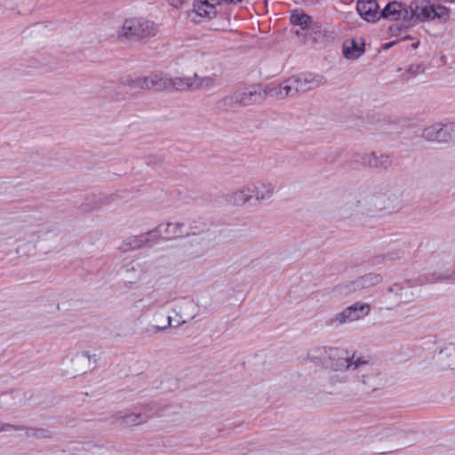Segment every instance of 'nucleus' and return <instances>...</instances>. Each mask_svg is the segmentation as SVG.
<instances>
[{"label":"nucleus","mask_w":455,"mask_h":455,"mask_svg":"<svg viewBox=\"0 0 455 455\" xmlns=\"http://www.w3.org/2000/svg\"><path fill=\"white\" fill-rule=\"evenodd\" d=\"M308 357L336 372L330 377L332 385L346 381L345 376L335 380L334 379L339 377L337 372L343 373L355 370H357L360 374L363 392L371 393L379 389L382 384L379 372L367 361L359 357L355 358V355L350 356L347 351L337 347H321L312 349L308 353Z\"/></svg>","instance_id":"nucleus-1"},{"label":"nucleus","mask_w":455,"mask_h":455,"mask_svg":"<svg viewBox=\"0 0 455 455\" xmlns=\"http://www.w3.org/2000/svg\"><path fill=\"white\" fill-rule=\"evenodd\" d=\"M394 205L392 195L384 191H377L367 195H351L347 207L352 214L362 216H374L381 211Z\"/></svg>","instance_id":"nucleus-2"},{"label":"nucleus","mask_w":455,"mask_h":455,"mask_svg":"<svg viewBox=\"0 0 455 455\" xmlns=\"http://www.w3.org/2000/svg\"><path fill=\"white\" fill-rule=\"evenodd\" d=\"M157 34V25L144 18L126 19L118 31V36L127 40H142L155 37Z\"/></svg>","instance_id":"nucleus-3"},{"label":"nucleus","mask_w":455,"mask_h":455,"mask_svg":"<svg viewBox=\"0 0 455 455\" xmlns=\"http://www.w3.org/2000/svg\"><path fill=\"white\" fill-rule=\"evenodd\" d=\"M383 277L378 273H368L359 276L348 283H341L335 286L333 293L338 297H347L354 291L371 288L381 283Z\"/></svg>","instance_id":"nucleus-4"},{"label":"nucleus","mask_w":455,"mask_h":455,"mask_svg":"<svg viewBox=\"0 0 455 455\" xmlns=\"http://www.w3.org/2000/svg\"><path fill=\"white\" fill-rule=\"evenodd\" d=\"M371 312V306L367 303L356 302L338 313L330 320V323L339 326L347 323L355 322L367 316Z\"/></svg>","instance_id":"nucleus-5"},{"label":"nucleus","mask_w":455,"mask_h":455,"mask_svg":"<svg viewBox=\"0 0 455 455\" xmlns=\"http://www.w3.org/2000/svg\"><path fill=\"white\" fill-rule=\"evenodd\" d=\"M434 4L428 0H413L409 5L408 21L416 19L419 21L433 20Z\"/></svg>","instance_id":"nucleus-6"},{"label":"nucleus","mask_w":455,"mask_h":455,"mask_svg":"<svg viewBox=\"0 0 455 455\" xmlns=\"http://www.w3.org/2000/svg\"><path fill=\"white\" fill-rule=\"evenodd\" d=\"M250 188L251 197L258 203L270 200L275 191L273 182L267 180H259L247 184Z\"/></svg>","instance_id":"nucleus-7"},{"label":"nucleus","mask_w":455,"mask_h":455,"mask_svg":"<svg viewBox=\"0 0 455 455\" xmlns=\"http://www.w3.org/2000/svg\"><path fill=\"white\" fill-rule=\"evenodd\" d=\"M184 64L204 68H213V58L211 54L201 52L197 49L186 51L181 57Z\"/></svg>","instance_id":"nucleus-8"},{"label":"nucleus","mask_w":455,"mask_h":455,"mask_svg":"<svg viewBox=\"0 0 455 455\" xmlns=\"http://www.w3.org/2000/svg\"><path fill=\"white\" fill-rule=\"evenodd\" d=\"M452 132H455V124L450 125L435 124L425 128L422 136L428 141L447 142L451 138Z\"/></svg>","instance_id":"nucleus-9"},{"label":"nucleus","mask_w":455,"mask_h":455,"mask_svg":"<svg viewBox=\"0 0 455 455\" xmlns=\"http://www.w3.org/2000/svg\"><path fill=\"white\" fill-rule=\"evenodd\" d=\"M265 95L266 92H262L259 86H251L243 90L236 91L231 96V99L243 106H248L261 100Z\"/></svg>","instance_id":"nucleus-10"},{"label":"nucleus","mask_w":455,"mask_h":455,"mask_svg":"<svg viewBox=\"0 0 455 455\" xmlns=\"http://www.w3.org/2000/svg\"><path fill=\"white\" fill-rule=\"evenodd\" d=\"M379 6L376 0H357L356 10L359 15L367 21H375L380 17Z\"/></svg>","instance_id":"nucleus-11"},{"label":"nucleus","mask_w":455,"mask_h":455,"mask_svg":"<svg viewBox=\"0 0 455 455\" xmlns=\"http://www.w3.org/2000/svg\"><path fill=\"white\" fill-rule=\"evenodd\" d=\"M408 9L409 7L401 3L391 2L385 6L383 11L381 12L380 16L394 20H402L403 21H408Z\"/></svg>","instance_id":"nucleus-12"},{"label":"nucleus","mask_w":455,"mask_h":455,"mask_svg":"<svg viewBox=\"0 0 455 455\" xmlns=\"http://www.w3.org/2000/svg\"><path fill=\"white\" fill-rule=\"evenodd\" d=\"M142 83L146 84V90L162 91L170 89V76L164 72L151 73L145 76Z\"/></svg>","instance_id":"nucleus-13"},{"label":"nucleus","mask_w":455,"mask_h":455,"mask_svg":"<svg viewBox=\"0 0 455 455\" xmlns=\"http://www.w3.org/2000/svg\"><path fill=\"white\" fill-rule=\"evenodd\" d=\"M186 224L183 222H167L158 225V231L164 240H171L186 235Z\"/></svg>","instance_id":"nucleus-14"},{"label":"nucleus","mask_w":455,"mask_h":455,"mask_svg":"<svg viewBox=\"0 0 455 455\" xmlns=\"http://www.w3.org/2000/svg\"><path fill=\"white\" fill-rule=\"evenodd\" d=\"M221 4L220 0H196L194 9L199 16L213 18L217 15L218 7Z\"/></svg>","instance_id":"nucleus-15"},{"label":"nucleus","mask_w":455,"mask_h":455,"mask_svg":"<svg viewBox=\"0 0 455 455\" xmlns=\"http://www.w3.org/2000/svg\"><path fill=\"white\" fill-rule=\"evenodd\" d=\"M296 80V86L298 92H307L318 87L322 84L323 78L319 76L313 74H301L297 76H293Z\"/></svg>","instance_id":"nucleus-16"},{"label":"nucleus","mask_w":455,"mask_h":455,"mask_svg":"<svg viewBox=\"0 0 455 455\" xmlns=\"http://www.w3.org/2000/svg\"><path fill=\"white\" fill-rule=\"evenodd\" d=\"M208 241L205 238H195L189 242L186 248V254L191 259H199L208 251Z\"/></svg>","instance_id":"nucleus-17"},{"label":"nucleus","mask_w":455,"mask_h":455,"mask_svg":"<svg viewBox=\"0 0 455 455\" xmlns=\"http://www.w3.org/2000/svg\"><path fill=\"white\" fill-rule=\"evenodd\" d=\"M148 417L142 413L119 412L116 416V422L124 425H138L148 420Z\"/></svg>","instance_id":"nucleus-18"},{"label":"nucleus","mask_w":455,"mask_h":455,"mask_svg":"<svg viewBox=\"0 0 455 455\" xmlns=\"http://www.w3.org/2000/svg\"><path fill=\"white\" fill-rule=\"evenodd\" d=\"M364 52L363 44L355 40L347 41L343 45V54L347 59L355 60Z\"/></svg>","instance_id":"nucleus-19"},{"label":"nucleus","mask_w":455,"mask_h":455,"mask_svg":"<svg viewBox=\"0 0 455 455\" xmlns=\"http://www.w3.org/2000/svg\"><path fill=\"white\" fill-rule=\"evenodd\" d=\"M230 202L234 205H244L247 203H249L251 200H252L250 188L248 185H244L239 189L235 190L232 193L230 196Z\"/></svg>","instance_id":"nucleus-20"},{"label":"nucleus","mask_w":455,"mask_h":455,"mask_svg":"<svg viewBox=\"0 0 455 455\" xmlns=\"http://www.w3.org/2000/svg\"><path fill=\"white\" fill-rule=\"evenodd\" d=\"M274 91L275 95L279 98L293 96L299 92L296 86V80L293 78V76L275 88Z\"/></svg>","instance_id":"nucleus-21"},{"label":"nucleus","mask_w":455,"mask_h":455,"mask_svg":"<svg viewBox=\"0 0 455 455\" xmlns=\"http://www.w3.org/2000/svg\"><path fill=\"white\" fill-rule=\"evenodd\" d=\"M375 151L356 153L353 156L352 163L363 168H373Z\"/></svg>","instance_id":"nucleus-22"},{"label":"nucleus","mask_w":455,"mask_h":455,"mask_svg":"<svg viewBox=\"0 0 455 455\" xmlns=\"http://www.w3.org/2000/svg\"><path fill=\"white\" fill-rule=\"evenodd\" d=\"M143 236L140 235H132L124 240L122 245L120 246V250L123 251H127L131 250H138L143 247H146L143 240Z\"/></svg>","instance_id":"nucleus-23"},{"label":"nucleus","mask_w":455,"mask_h":455,"mask_svg":"<svg viewBox=\"0 0 455 455\" xmlns=\"http://www.w3.org/2000/svg\"><path fill=\"white\" fill-rule=\"evenodd\" d=\"M170 89L174 90H196V85H195L194 78L191 77H170Z\"/></svg>","instance_id":"nucleus-24"},{"label":"nucleus","mask_w":455,"mask_h":455,"mask_svg":"<svg viewBox=\"0 0 455 455\" xmlns=\"http://www.w3.org/2000/svg\"><path fill=\"white\" fill-rule=\"evenodd\" d=\"M209 229V226L202 219L189 222L185 228L186 235H199Z\"/></svg>","instance_id":"nucleus-25"},{"label":"nucleus","mask_w":455,"mask_h":455,"mask_svg":"<svg viewBox=\"0 0 455 455\" xmlns=\"http://www.w3.org/2000/svg\"><path fill=\"white\" fill-rule=\"evenodd\" d=\"M96 355H91L89 351H83L76 355L73 359L74 363H85V367L84 369L77 370V371L85 372L88 369L92 367V364L96 363Z\"/></svg>","instance_id":"nucleus-26"},{"label":"nucleus","mask_w":455,"mask_h":455,"mask_svg":"<svg viewBox=\"0 0 455 455\" xmlns=\"http://www.w3.org/2000/svg\"><path fill=\"white\" fill-rule=\"evenodd\" d=\"M440 359L443 366L448 369H455V347L450 346L441 350Z\"/></svg>","instance_id":"nucleus-27"},{"label":"nucleus","mask_w":455,"mask_h":455,"mask_svg":"<svg viewBox=\"0 0 455 455\" xmlns=\"http://www.w3.org/2000/svg\"><path fill=\"white\" fill-rule=\"evenodd\" d=\"M393 164L392 157L387 154H379L376 153L375 159L373 163V168L378 171H387Z\"/></svg>","instance_id":"nucleus-28"},{"label":"nucleus","mask_w":455,"mask_h":455,"mask_svg":"<svg viewBox=\"0 0 455 455\" xmlns=\"http://www.w3.org/2000/svg\"><path fill=\"white\" fill-rule=\"evenodd\" d=\"M25 436L36 439H46L52 436V432L44 428L25 427Z\"/></svg>","instance_id":"nucleus-29"},{"label":"nucleus","mask_w":455,"mask_h":455,"mask_svg":"<svg viewBox=\"0 0 455 455\" xmlns=\"http://www.w3.org/2000/svg\"><path fill=\"white\" fill-rule=\"evenodd\" d=\"M192 308H195V305L192 302H187L184 305L179 307V313L177 312V315H180V321L179 322V325L182 323H188L189 320L193 319L195 317L194 313H188V311Z\"/></svg>","instance_id":"nucleus-30"},{"label":"nucleus","mask_w":455,"mask_h":455,"mask_svg":"<svg viewBox=\"0 0 455 455\" xmlns=\"http://www.w3.org/2000/svg\"><path fill=\"white\" fill-rule=\"evenodd\" d=\"M450 16H451V9L450 8L445 7L444 5H442V4H438V5L434 4L433 20L435 19H438L439 20H441L443 22H446L449 20Z\"/></svg>","instance_id":"nucleus-31"},{"label":"nucleus","mask_w":455,"mask_h":455,"mask_svg":"<svg viewBox=\"0 0 455 455\" xmlns=\"http://www.w3.org/2000/svg\"><path fill=\"white\" fill-rule=\"evenodd\" d=\"M141 235L144 238L143 240L146 247H151L162 239V235L158 231V226L147 233L141 234Z\"/></svg>","instance_id":"nucleus-32"},{"label":"nucleus","mask_w":455,"mask_h":455,"mask_svg":"<svg viewBox=\"0 0 455 455\" xmlns=\"http://www.w3.org/2000/svg\"><path fill=\"white\" fill-rule=\"evenodd\" d=\"M398 297L403 302H410L417 297V294L414 292L413 290L411 289V287H402L400 288V291L398 294Z\"/></svg>","instance_id":"nucleus-33"},{"label":"nucleus","mask_w":455,"mask_h":455,"mask_svg":"<svg viewBox=\"0 0 455 455\" xmlns=\"http://www.w3.org/2000/svg\"><path fill=\"white\" fill-rule=\"evenodd\" d=\"M194 82H195V85H196V89H200V88L209 89V88L212 87L214 84V80L212 77L205 76L201 79H198L196 74H195Z\"/></svg>","instance_id":"nucleus-34"},{"label":"nucleus","mask_w":455,"mask_h":455,"mask_svg":"<svg viewBox=\"0 0 455 455\" xmlns=\"http://www.w3.org/2000/svg\"><path fill=\"white\" fill-rule=\"evenodd\" d=\"M145 76H140L135 78H129L124 81V84L129 86L132 89H144L146 90V84L142 83Z\"/></svg>","instance_id":"nucleus-35"},{"label":"nucleus","mask_w":455,"mask_h":455,"mask_svg":"<svg viewBox=\"0 0 455 455\" xmlns=\"http://www.w3.org/2000/svg\"><path fill=\"white\" fill-rule=\"evenodd\" d=\"M167 323L165 325L160 326V325H149L146 328V332L148 334H156L160 331H163L166 330L167 328L171 327L172 325V316H167Z\"/></svg>","instance_id":"nucleus-36"},{"label":"nucleus","mask_w":455,"mask_h":455,"mask_svg":"<svg viewBox=\"0 0 455 455\" xmlns=\"http://www.w3.org/2000/svg\"><path fill=\"white\" fill-rule=\"evenodd\" d=\"M310 20V17L307 14H292L291 21L294 25L306 26Z\"/></svg>","instance_id":"nucleus-37"},{"label":"nucleus","mask_w":455,"mask_h":455,"mask_svg":"<svg viewBox=\"0 0 455 455\" xmlns=\"http://www.w3.org/2000/svg\"><path fill=\"white\" fill-rule=\"evenodd\" d=\"M25 427L22 425L14 424H2L0 423V432H11V431H25Z\"/></svg>","instance_id":"nucleus-38"},{"label":"nucleus","mask_w":455,"mask_h":455,"mask_svg":"<svg viewBox=\"0 0 455 455\" xmlns=\"http://www.w3.org/2000/svg\"><path fill=\"white\" fill-rule=\"evenodd\" d=\"M436 280H450L455 279V269L449 274L438 275L435 278Z\"/></svg>","instance_id":"nucleus-39"},{"label":"nucleus","mask_w":455,"mask_h":455,"mask_svg":"<svg viewBox=\"0 0 455 455\" xmlns=\"http://www.w3.org/2000/svg\"><path fill=\"white\" fill-rule=\"evenodd\" d=\"M185 1L186 0H168L169 4L175 8L181 7L184 4Z\"/></svg>","instance_id":"nucleus-40"},{"label":"nucleus","mask_w":455,"mask_h":455,"mask_svg":"<svg viewBox=\"0 0 455 455\" xmlns=\"http://www.w3.org/2000/svg\"><path fill=\"white\" fill-rule=\"evenodd\" d=\"M400 288L401 286L399 284H394L388 288V291L398 296Z\"/></svg>","instance_id":"nucleus-41"},{"label":"nucleus","mask_w":455,"mask_h":455,"mask_svg":"<svg viewBox=\"0 0 455 455\" xmlns=\"http://www.w3.org/2000/svg\"><path fill=\"white\" fill-rule=\"evenodd\" d=\"M123 267L125 268L126 272L136 271V267L132 265V261L129 264L124 263Z\"/></svg>","instance_id":"nucleus-42"},{"label":"nucleus","mask_w":455,"mask_h":455,"mask_svg":"<svg viewBox=\"0 0 455 455\" xmlns=\"http://www.w3.org/2000/svg\"><path fill=\"white\" fill-rule=\"evenodd\" d=\"M220 1L222 4H235L242 2L243 0H220Z\"/></svg>","instance_id":"nucleus-43"},{"label":"nucleus","mask_w":455,"mask_h":455,"mask_svg":"<svg viewBox=\"0 0 455 455\" xmlns=\"http://www.w3.org/2000/svg\"><path fill=\"white\" fill-rule=\"evenodd\" d=\"M400 29V28L398 27V25H393L390 27V31L392 32L393 35H397V31Z\"/></svg>","instance_id":"nucleus-44"},{"label":"nucleus","mask_w":455,"mask_h":455,"mask_svg":"<svg viewBox=\"0 0 455 455\" xmlns=\"http://www.w3.org/2000/svg\"><path fill=\"white\" fill-rule=\"evenodd\" d=\"M345 4H351L352 2H354L355 0H341Z\"/></svg>","instance_id":"nucleus-45"},{"label":"nucleus","mask_w":455,"mask_h":455,"mask_svg":"<svg viewBox=\"0 0 455 455\" xmlns=\"http://www.w3.org/2000/svg\"><path fill=\"white\" fill-rule=\"evenodd\" d=\"M419 42L417 41L416 43L412 44L413 48H417L419 46Z\"/></svg>","instance_id":"nucleus-46"},{"label":"nucleus","mask_w":455,"mask_h":455,"mask_svg":"<svg viewBox=\"0 0 455 455\" xmlns=\"http://www.w3.org/2000/svg\"><path fill=\"white\" fill-rule=\"evenodd\" d=\"M443 1L446 3H454L455 2V0H443Z\"/></svg>","instance_id":"nucleus-47"}]
</instances>
